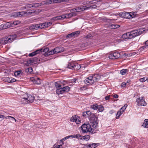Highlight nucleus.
Here are the masks:
<instances>
[{
    "instance_id": "nucleus-1",
    "label": "nucleus",
    "mask_w": 148,
    "mask_h": 148,
    "mask_svg": "<svg viewBox=\"0 0 148 148\" xmlns=\"http://www.w3.org/2000/svg\"><path fill=\"white\" fill-rule=\"evenodd\" d=\"M90 124H84L81 126L83 133L89 132L91 133H95L98 130V121L96 115L89 119Z\"/></svg>"
},
{
    "instance_id": "nucleus-2",
    "label": "nucleus",
    "mask_w": 148,
    "mask_h": 148,
    "mask_svg": "<svg viewBox=\"0 0 148 148\" xmlns=\"http://www.w3.org/2000/svg\"><path fill=\"white\" fill-rule=\"evenodd\" d=\"M145 31L144 28H140L137 29H135L130 32L123 34L122 37L123 39H131L140 35Z\"/></svg>"
},
{
    "instance_id": "nucleus-3",
    "label": "nucleus",
    "mask_w": 148,
    "mask_h": 148,
    "mask_svg": "<svg viewBox=\"0 0 148 148\" xmlns=\"http://www.w3.org/2000/svg\"><path fill=\"white\" fill-rule=\"evenodd\" d=\"M34 99V97L33 96L25 93L22 96L20 101L22 103L26 104L33 102Z\"/></svg>"
},
{
    "instance_id": "nucleus-4",
    "label": "nucleus",
    "mask_w": 148,
    "mask_h": 148,
    "mask_svg": "<svg viewBox=\"0 0 148 148\" xmlns=\"http://www.w3.org/2000/svg\"><path fill=\"white\" fill-rule=\"evenodd\" d=\"M100 78V76L98 74L93 75H91L84 80V82L87 85L92 84L97 82Z\"/></svg>"
},
{
    "instance_id": "nucleus-5",
    "label": "nucleus",
    "mask_w": 148,
    "mask_h": 148,
    "mask_svg": "<svg viewBox=\"0 0 148 148\" xmlns=\"http://www.w3.org/2000/svg\"><path fill=\"white\" fill-rule=\"evenodd\" d=\"M16 37V35H10L7 37L2 38L0 40V43L1 44L5 45L8 43L12 42Z\"/></svg>"
},
{
    "instance_id": "nucleus-6",
    "label": "nucleus",
    "mask_w": 148,
    "mask_h": 148,
    "mask_svg": "<svg viewBox=\"0 0 148 148\" xmlns=\"http://www.w3.org/2000/svg\"><path fill=\"white\" fill-rule=\"evenodd\" d=\"M67 68L71 69H75L78 70L81 68V66L79 64L74 62H69L67 64Z\"/></svg>"
},
{
    "instance_id": "nucleus-7",
    "label": "nucleus",
    "mask_w": 148,
    "mask_h": 148,
    "mask_svg": "<svg viewBox=\"0 0 148 148\" xmlns=\"http://www.w3.org/2000/svg\"><path fill=\"white\" fill-rule=\"evenodd\" d=\"M136 102L138 106H146L147 105L143 97L138 98L136 99Z\"/></svg>"
},
{
    "instance_id": "nucleus-8",
    "label": "nucleus",
    "mask_w": 148,
    "mask_h": 148,
    "mask_svg": "<svg viewBox=\"0 0 148 148\" xmlns=\"http://www.w3.org/2000/svg\"><path fill=\"white\" fill-rule=\"evenodd\" d=\"M79 34L80 32L79 31H76L67 35L66 38H74L77 37Z\"/></svg>"
},
{
    "instance_id": "nucleus-9",
    "label": "nucleus",
    "mask_w": 148,
    "mask_h": 148,
    "mask_svg": "<svg viewBox=\"0 0 148 148\" xmlns=\"http://www.w3.org/2000/svg\"><path fill=\"white\" fill-rule=\"evenodd\" d=\"M27 13V12L24 11L21 12H16L13 14V16L15 17H20L25 16Z\"/></svg>"
},
{
    "instance_id": "nucleus-10",
    "label": "nucleus",
    "mask_w": 148,
    "mask_h": 148,
    "mask_svg": "<svg viewBox=\"0 0 148 148\" xmlns=\"http://www.w3.org/2000/svg\"><path fill=\"white\" fill-rule=\"evenodd\" d=\"M94 6H90L87 7L86 6H83L80 7H77L75 8L76 12H78L80 11H82L84 10H88L90 8H92Z\"/></svg>"
},
{
    "instance_id": "nucleus-11",
    "label": "nucleus",
    "mask_w": 148,
    "mask_h": 148,
    "mask_svg": "<svg viewBox=\"0 0 148 148\" xmlns=\"http://www.w3.org/2000/svg\"><path fill=\"white\" fill-rule=\"evenodd\" d=\"M31 79L34 84L39 85L41 83L40 80L39 78L36 77H32L31 78Z\"/></svg>"
},
{
    "instance_id": "nucleus-12",
    "label": "nucleus",
    "mask_w": 148,
    "mask_h": 148,
    "mask_svg": "<svg viewBox=\"0 0 148 148\" xmlns=\"http://www.w3.org/2000/svg\"><path fill=\"white\" fill-rule=\"evenodd\" d=\"M64 48L62 47H58L54 49V50L55 51L56 53L62 52L64 51Z\"/></svg>"
},
{
    "instance_id": "nucleus-13",
    "label": "nucleus",
    "mask_w": 148,
    "mask_h": 148,
    "mask_svg": "<svg viewBox=\"0 0 148 148\" xmlns=\"http://www.w3.org/2000/svg\"><path fill=\"white\" fill-rule=\"evenodd\" d=\"M66 18L64 15H62L61 16H59L52 18L51 20L54 21L60 20H63Z\"/></svg>"
},
{
    "instance_id": "nucleus-14",
    "label": "nucleus",
    "mask_w": 148,
    "mask_h": 148,
    "mask_svg": "<svg viewBox=\"0 0 148 148\" xmlns=\"http://www.w3.org/2000/svg\"><path fill=\"white\" fill-rule=\"evenodd\" d=\"M42 50V49L36 50L34 52L29 53V56L30 57L33 56L39 53H41V51Z\"/></svg>"
},
{
    "instance_id": "nucleus-15",
    "label": "nucleus",
    "mask_w": 148,
    "mask_h": 148,
    "mask_svg": "<svg viewBox=\"0 0 148 148\" xmlns=\"http://www.w3.org/2000/svg\"><path fill=\"white\" fill-rule=\"evenodd\" d=\"M34 60L33 58H30L27 60L26 63L25 64L27 66H29L32 64L33 63H34Z\"/></svg>"
},
{
    "instance_id": "nucleus-16",
    "label": "nucleus",
    "mask_w": 148,
    "mask_h": 148,
    "mask_svg": "<svg viewBox=\"0 0 148 148\" xmlns=\"http://www.w3.org/2000/svg\"><path fill=\"white\" fill-rule=\"evenodd\" d=\"M84 113L86 114L89 119L90 118L94 117L95 115L94 113H91L90 111H86Z\"/></svg>"
},
{
    "instance_id": "nucleus-17",
    "label": "nucleus",
    "mask_w": 148,
    "mask_h": 148,
    "mask_svg": "<svg viewBox=\"0 0 148 148\" xmlns=\"http://www.w3.org/2000/svg\"><path fill=\"white\" fill-rule=\"evenodd\" d=\"M25 72L27 74H29L33 73V69L31 67H28L25 69Z\"/></svg>"
},
{
    "instance_id": "nucleus-18",
    "label": "nucleus",
    "mask_w": 148,
    "mask_h": 148,
    "mask_svg": "<svg viewBox=\"0 0 148 148\" xmlns=\"http://www.w3.org/2000/svg\"><path fill=\"white\" fill-rule=\"evenodd\" d=\"M145 45L141 47V50H145L148 49V40L145 42Z\"/></svg>"
},
{
    "instance_id": "nucleus-19",
    "label": "nucleus",
    "mask_w": 148,
    "mask_h": 148,
    "mask_svg": "<svg viewBox=\"0 0 148 148\" xmlns=\"http://www.w3.org/2000/svg\"><path fill=\"white\" fill-rule=\"evenodd\" d=\"M52 3H56L62 2H65L68 1V0H52Z\"/></svg>"
},
{
    "instance_id": "nucleus-20",
    "label": "nucleus",
    "mask_w": 148,
    "mask_h": 148,
    "mask_svg": "<svg viewBox=\"0 0 148 148\" xmlns=\"http://www.w3.org/2000/svg\"><path fill=\"white\" fill-rule=\"evenodd\" d=\"M142 126L145 128H148V119H145V120Z\"/></svg>"
},
{
    "instance_id": "nucleus-21",
    "label": "nucleus",
    "mask_w": 148,
    "mask_h": 148,
    "mask_svg": "<svg viewBox=\"0 0 148 148\" xmlns=\"http://www.w3.org/2000/svg\"><path fill=\"white\" fill-rule=\"evenodd\" d=\"M62 88L57 89L56 90V93L58 95L62 94L64 93Z\"/></svg>"
},
{
    "instance_id": "nucleus-22",
    "label": "nucleus",
    "mask_w": 148,
    "mask_h": 148,
    "mask_svg": "<svg viewBox=\"0 0 148 148\" xmlns=\"http://www.w3.org/2000/svg\"><path fill=\"white\" fill-rule=\"evenodd\" d=\"M110 26L111 27V28L116 29L118 28L120 26L119 25L115 24H110Z\"/></svg>"
},
{
    "instance_id": "nucleus-23",
    "label": "nucleus",
    "mask_w": 148,
    "mask_h": 148,
    "mask_svg": "<svg viewBox=\"0 0 148 148\" xmlns=\"http://www.w3.org/2000/svg\"><path fill=\"white\" fill-rule=\"evenodd\" d=\"M10 23V22H8L6 24L3 25V29H7L11 26Z\"/></svg>"
},
{
    "instance_id": "nucleus-24",
    "label": "nucleus",
    "mask_w": 148,
    "mask_h": 148,
    "mask_svg": "<svg viewBox=\"0 0 148 148\" xmlns=\"http://www.w3.org/2000/svg\"><path fill=\"white\" fill-rule=\"evenodd\" d=\"M128 70L126 69H122L120 71V73L122 75H124L128 71Z\"/></svg>"
},
{
    "instance_id": "nucleus-25",
    "label": "nucleus",
    "mask_w": 148,
    "mask_h": 148,
    "mask_svg": "<svg viewBox=\"0 0 148 148\" xmlns=\"http://www.w3.org/2000/svg\"><path fill=\"white\" fill-rule=\"evenodd\" d=\"M64 92H68L70 90V88L68 86H66L62 88Z\"/></svg>"
},
{
    "instance_id": "nucleus-26",
    "label": "nucleus",
    "mask_w": 148,
    "mask_h": 148,
    "mask_svg": "<svg viewBox=\"0 0 148 148\" xmlns=\"http://www.w3.org/2000/svg\"><path fill=\"white\" fill-rule=\"evenodd\" d=\"M113 53L114 55L115 59H117L118 58L120 57L121 56L120 53L117 52H115L114 53Z\"/></svg>"
},
{
    "instance_id": "nucleus-27",
    "label": "nucleus",
    "mask_w": 148,
    "mask_h": 148,
    "mask_svg": "<svg viewBox=\"0 0 148 148\" xmlns=\"http://www.w3.org/2000/svg\"><path fill=\"white\" fill-rule=\"evenodd\" d=\"M46 23H43L39 24L38 25H38V26L39 29L44 28V27H46L47 26H46Z\"/></svg>"
},
{
    "instance_id": "nucleus-28",
    "label": "nucleus",
    "mask_w": 148,
    "mask_h": 148,
    "mask_svg": "<svg viewBox=\"0 0 148 148\" xmlns=\"http://www.w3.org/2000/svg\"><path fill=\"white\" fill-rule=\"evenodd\" d=\"M123 113V112L119 110L117 113L116 115V118L117 119H118L119 118V116Z\"/></svg>"
},
{
    "instance_id": "nucleus-29",
    "label": "nucleus",
    "mask_w": 148,
    "mask_h": 148,
    "mask_svg": "<svg viewBox=\"0 0 148 148\" xmlns=\"http://www.w3.org/2000/svg\"><path fill=\"white\" fill-rule=\"evenodd\" d=\"M90 136L88 135H86L84 136H82V140H88L89 139Z\"/></svg>"
},
{
    "instance_id": "nucleus-30",
    "label": "nucleus",
    "mask_w": 148,
    "mask_h": 148,
    "mask_svg": "<svg viewBox=\"0 0 148 148\" xmlns=\"http://www.w3.org/2000/svg\"><path fill=\"white\" fill-rule=\"evenodd\" d=\"M129 12H125L124 18H126L130 19L131 18V16L130 15Z\"/></svg>"
},
{
    "instance_id": "nucleus-31",
    "label": "nucleus",
    "mask_w": 148,
    "mask_h": 148,
    "mask_svg": "<svg viewBox=\"0 0 148 148\" xmlns=\"http://www.w3.org/2000/svg\"><path fill=\"white\" fill-rule=\"evenodd\" d=\"M97 109L100 112L103 111L104 110L103 106H98Z\"/></svg>"
},
{
    "instance_id": "nucleus-32",
    "label": "nucleus",
    "mask_w": 148,
    "mask_h": 148,
    "mask_svg": "<svg viewBox=\"0 0 148 148\" xmlns=\"http://www.w3.org/2000/svg\"><path fill=\"white\" fill-rule=\"evenodd\" d=\"M55 86L56 88H60L61 85L60 82H56L55 83Z\"/></svg>"
},
{
    "instance_id": "nucleus-33",
    "label": "nucleus",
    "mask_w": 148,
    "mask_h": 148,
    "mask_svg": "<svg viewBox=\"0 0 148 148\" xmlns=\"http://www.w3.org/2000/svg\"><path fill=\"white\" fill-rule=\"evenodd\" d=\"M33 4V7L37 8L39 6H40L42 3H36L34 4Z\"/></svg>"
},
{
    "instance_id": "nucleus-34",
    "label": "nucleus",
    "mask_w": 148,
    "mask_h": 148,
    "mask_svg": "<svg viewBox=\"0 0 148 148\" xmlns=\"http://www.w3.org/2000/svg\"><path fill=\"white\" fill-rule=\"evenodd\" d=\"M98 105L97 104H95L90 106L91 108L93 109L94 110H96L97 109Z\"/></svg>"
},
{
    "instance_id": "nucleus-35",
    "label": "nucleus",
    "mask_w": 148,
    "mask_h": 148,
    "mask_svg": "<svg viewBox=\"0 0 148 148\" xmlns=\"http://www.w3.org/2000/svg\"><path fill=\"white\" fill-rule=\"evenodd\" d=\"M8 81V82L9 83H12L15 82L16 81V79L12 77H9V79Z\"/></svg>"
},
{
    "instance_id": "nucleus-36",
    "label": "nucleus",
    "mask_w": 148,
    "mask_h": 148,
    "mask_svg": "<svg viewBox=\"0 0 148 148\" xmlns=\"http://www.w3.org/2000/svg\"><path fill=\"white\" fill-rule=\"evenodd\" d=\"M54 53H55V51L54 50V49H53L52 50H51L50 51H49V52H48L47 53V54L48 55H50L53 54Z\"/></svg>"
},
{
    "instance_id": "nucleus-37",
    "label": "nucleus",
    "mask_w": 148,
    "mask_h": 148,
    "mask_svg": "<svg viewBox=\"0 0 148 148\" xmlns=\"http://www.w3.org/2000/svg\"><path fill=\"white\" fill-rule=\"evenodd\" d=\"M66 17V18H68L71 17L73 15V14L71 13H69V14H66V15H64Z\"/></svg>"
},
{
    "instance_id": "nucleus-38",
    "label": "nucleus",
    "mask_w": 148,
    "mask_h": 148,
    "mask_svg": "<svg viewBox=\"0 0 148 148\" xmlns=\"http://www.w3.org/2000/svg\"><path fill=\"white\" fill-rule=\"evenodd\" d=\"M109 58L111 59H115V58L113 53H110L109 55Z\"/></svg>"
},
{
    "instance_id": "nucleus-39",
    "label": "nucleus",
    "mask_w": 148,
    "mask_h": 148,
    "mask_svg": "<svg viewBox=\"0 0 148 148\" xmlns=\"http://www.w3.org/2000/svg\"><path fill=\"white\" fill-rule=\"evenodd\" d=\"M127 104H125L124 106L122 107L119 110L122 111V112H123L125 110L126 107H127Z\"/></svg>"
},
{
    "instance_id": "nucleus-40",
    "label": "nucleus",
    "mask_w": 148,
    "mask_h": 148,
    "mask_svg": "<svg viewBox=\"0 0 148 148\" xmlns=\"http://www.w3.org/2000/svg\"><path fill=\"white\" fill-rule=\"evenodd\" d=\"M93 1H88L86 2V4H96L97 3V1H95V2H93Z\"/></svg>"
},
{
    "instance_id": "nucleus-41",
    "label": "nucleus",
    "mask_w": 148,
    "mask_h": 148,
    "mask_svg": "<svg viewBox=\"0 0 148 148\" xmlns=\"http://www.w3.org/2000/svg\"><path fill=\"white\" fill-rule=\"evenodd\" d=\"M77 117H78V116L76 115H74L72 117H71L70 119V121H71L74 122L75 121V119L77 118Z\"/></svg>"
},
{
    "instance_id": "nucleus-42",
    "label": "nucleus",
    "mask_w": 148,
    "mask_h": 148,
    "mask_svg": "<svg viewBox=\"0 0 148 148\" xmlns=\"http://www.w3.org/2000/svg\"><path fill=\"white\" fill-rule=\"evenodd\" d=\"M32 4H28L26 5L25 6V8L27 9H28V8H30L33 7Z\"/></svg>"
},
{
    "instance_id": "nucleus-43",
    "label": "nucleus",
    "mask_w": 148,
    "mask_h": 148,
    "mask_svg": "<svg viewBox=\"0 0 148 148\" xmlns=\"http://www.w3.org/2000/svg\"><path fill=\"white\" fill-rule=\"evenodd\" d=\"M147 78L146 77H144L143 78H140V81L141 82H144L145 81H147Z\"/></svg>"
},
{
    "instance_id": "nucleus-44",
    "label": "nucleus",
    "mask_w": 148,
    "mask_h": 148,
    "mask_svg": "<svg viewBox=\"0 0 148 148\" xmlns=\"http://www.w3.org/2000/svg\"><path fill=\"white\" fill-rule=\"evenodd\" d=\"M75 121L77 124H79L81 122L80 121V120L79 117L78 116V117H77V118L75 119Z\"/></svg>"
},
{
    "instance_id": "nucleus-45",
    "label": "nucleus",
    "mask_w": 148,
    "mask_h": 148,
    "mask_svg": "<svg viewBox=\"0 0 148 148\" xmlns=\"http://www.w3.org/2000/svg\"><path fill=\"white\" fill-rule=\"evenodd\" d=\"M90 145L92 148H95L97 146V144L96 143H90L89 144Z\"/></svg>"
},
{
    "instance_id": "nucleus-46",
    "label": "nucleus",
    "mask_w": 148,
    "mask_h": 148,
    "mask_svg": "<svg viewBox=\"0 0 148 148\" xmlns=\"http://www.w3.org/2000/svg\"><path fill=\"white\" fill-rule=\"evenodd\" d=\"M52 0H48L46 1L45 2V4L48 5L52 3Z\"/></svg>"
},
{
    "instance_id": "nucleus-47",
    "label": "nucleus",
    "mask_w": 148,
    "mask_h": 148,
    "mask_svg": "<svg viewBox=\"0 0 148 148\" xmlns=\"http://www.w3.org/2000/svg\"><path fill=\"white\" fill-rule=\"evenodd\" d=\"M42 50H41V52H42V51L45 52V53L47 52V53L49 52V49L48 48H45L44 49H42Z\"/></svg>"
},
{
    "instance_id": "nucleus-48",
    "label": "nucleus",
    "mask_w": 148,
    "mask_h": 148,
    "mask_svg": "<svg viewBox=\"0 0 148 148\" xmlns=\"http://www.w3.org/2000/svg\"><path fill=\"white\" fill-rule=\"evenodd\" d=\"M125 12H121L119 14V15L121 16L122 17H123L124 18L125 16Z\"/></svg>"
},
{
    "instance_id": "nucleus-49",
    "label": "nucleus",
    "mask_w": 148,
    "mask_h": 148,
    "mask_svg": "<svg viewBox=\"0 0 148 148\" xmlns=\"http://www.w3.org/2000/svg\"><path fill=\"white\" fill-rule=\"evenodd\" d=\"M60 82L61 85L62 84L63 85H64L67 83V81L64 80L61 81H60Z\"/></svg>"
},
{
    "instance_id": "nucleus-50",
    "label": "nucleus",
    "mask_w": 148,
    "mask_h": 148,
    "mask_svg": "<svg viewBox=\"0 0 148 148\" xmlns=\"http://www.w3.org/2000/svg\"><path fill=\"white\" fill-rule=\"evenodd\" d=\"M76 138L82 140V136L80 135L79 134H76Z\"/></svg>"
},
{
    "instance_id": "nucleus-51",
    "label": "nucleus",
    "mask_w": 148,
    "mask_h": 148,
    "mask_svg": "<svg viewBox=\"0 0 148 148\" xmlns=\"http://www.w3.org/2000/svg\"><path fill=\"white\" fill-rule=\"evenodd\" d=\"M21 71H17L15 72L14 74L15 75L18 76L21 74Z\"/></svg>"
},
{
    "instance_id": "nucleus-52",
    "label": "nucleus",
    "mask_w": 148,
    "mask_h": 148,
    "mask_svg": "<svg viewBox=\"0 0 148 148\" xmlns=\"http://www.w3.org/2000/svg\"><path fill=\"white\" fill-rule=\"evenodd\" d=\"M54 148H62V145H54Z\"/></svg>"
},
{
    "instance_id": "nucleus-53",
    "label": "nucleus",
    "mask_w": 148,
    "mask_h": 148,
    "mask_svg": "<svg viewBox=\"0 0 148 148\" xmlns=\"http://www.w3.org/2000/svg\"><path fill=\"white\" fill-rule=\"evenodd\" d=\"M5 117L4 116L0 114V121H1L3 120L5 118Z\"/></svg>"
},
{
    "instance_id": "nucleus-54",
    "label": "nucleus",
    "mask_w": 148,
    "mask_h": 148,
    "mask_svg": "<svg viewBox=\"0 0 148 148\" xmlns=\"http://www.w3.org/2000/svg\"><path fill=\"white\" fill-rule=\"evenodd\" d=\"M29 28L30 29H35L34 25H32L29 27Z\"/></svg>"
},
{
    "instance_id": "nucleus-55",
    "label": "nucleus",
    "mask_w": 148,
    "mask_h": 148,
    "mask_svg": "<svg viewBox=\"0 0 148 148\" xmlns=\"http://www.w3.org/2000/svg\"><path fill=\"white\" fill-rule=\"evenodd\" d=\"M9 118H11L15 120V121L16 122V119L14 117L11 116H8L5 117V118L7 119H8Z\"/></svg>"
},
{
    "instance_id": "nucleus-56",
    "label": "nucleus",
    "mask_w": 148,
    "mask_h": 148,
    "mask_svg": "<svg viewBox=\"0 0 148 148\" xmlns=\"http://www.w3.org/2000/svg\"><path fill=\"white\" fill-rule=\"evenodd\" d=\"M34 25V27H35V29H39V26H38V25H38V24H35V25Z\"/></svg>"
},
{
    "instance_id": "nucleus-57",
    "label": "nucleus",
    "mask_w": 148,
    "mask_h": 148,
    "mask_svg": "<svg viewBox=\"0 0 148 148\" xmlns=\"http://www.w3.org/2000/svg\"><path fill=\"white\" fill-rule=\"evenodd\" d=\"M110 95H109L106 96L105 97V100H109L110 99Z\"/></svg>"
},
{
    "instance_id": "nucleus-58",
    "label": "nucleus",
    "mask_w": 148,
    "mask_h": 148,
    "mask_svg": "<svg viewBox=\"0 0 148 148\" xmlns=\"http://www.w3.org/2000/svg\"><path fill=\"white\" fill-rule=\"evenodd\" d=\"M126 83L125 82H123L121 83V87H124L126 86Z\"/></svg>"
},
{
    "instance_id": "nucleus-59",
    "label": "nucleus",
    "mask_w": 148,
    "mask_h": 148,
    "mask_svg": "<svg viewBox=\"0 0 148 148\" xmlns=\"http://www.w3.org/2000/svg\"><path fill=\"white\" fill-rule=\"evenodd\" d=\"M90 145L89 144L88 145H86L84 147H83V148H92Z\"/></svg>"
},
{
    "instance_id": "nucleus-60",
    "label": "nucleus",
    "mask_w": 148,
    "mask_h": 148,
    "mask_svg": "<svg viewBox=\"0 0 148 148\" xmlns=\"http://www.w3.org/2000/svg\"><path fill=\"white\" fill-rule=\"evenodd\" d=\"M129 14H130V16H131V18H133V13H134V12H129Z\"/></svg>"
},
{
    "instance_id": "nucleus-61",
    "label": "nucleus",
    "mask_w": 148,
    "mask_h": 148,
    "mask_svg": "<svg viewBox=\"0 0 148 148\" xmlns=\"http://www.w3.org/2000/svg\"><path fill=\"white\" fill-rule=\"evenodd\" d=\"M52 24V23L50 22H48L47 23V24H46V26L47 27H48L49 26H50Z\"/></svg>"
},
{
    "instance_id": "nucleus-62",
    "label": "nucleus",
    "mask_w": 148,
    "mask_h": 148,
    "mask_svg": "<svg viewBox=\"0 0 148 148\" xmlns=\"http://www.w3.org/2000/svg\"><path fill=\"white\" fill-rule=\"evenodd\" d=\"M8 79H9V77H5L4 78L3 80L5 82H8Z\"/></svg>"
},
{
    "instance_id": "nucleus-63",
    "label": "nucleus",
    "mask_w": 148,
    "mask_h": 148,
    "mask_svg": "<svg viewBox=\"0 0 148 148\" xmlns=\"http://www.w3.org/2000/svg\"><path fill=\"white\" fill-rule=\"evenodd\" d=\"M68 138H66V137H65V138H62V140H61L60 141L61 142H62L63 141H65V140H66V139H68Z\"/></svg>"
},
{
    "instance_id": "nucleus-64",
    "label": "nucleus",
    "mask_w": 148,
    "mask_h": 148,
    "mask_svg": "<svg viewBox=\"0 0 148 148\" xmlns=\"http://www.w3.org/2000/svg\"><path fill=\"white\" fill-rule=\"evenodd\" d=\"M113 97H114L115 98H117L119 96L115 94L113 95Z\"/></svg>"
}]
</instances>
